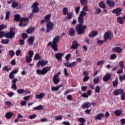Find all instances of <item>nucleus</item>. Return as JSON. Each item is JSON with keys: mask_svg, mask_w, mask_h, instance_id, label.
Listing matches in <instances>:
<instances>
[{"mask_svg": "<svg viewBox=\"0 0 125 125\" xmlns=\"http://www.w3.org/2000/svg\"><path fill=\"white\" fill-rule=\"evenodd\" d=\"M124 62L121 61L119 62V67L121 68V69H124Z\"/></svg>", "mask_w": 125, "mask_h": 125, "instance_id": "nucleus-58", "label": "nucleus"}, {"mask_svg": "<svg viewBox=\"0 0 125 125\" xmlns=\"http://www.w3.org/2000/svg\"><path fill=\"white\" fill-rule=\"evenodd\" d=\"M63 73L64 76H69V73H68V70H67V68H65L64 69Z\"/></svg>", "mask_w": 125, "mask_h": 125, "instance_id": "nucleus-61", "label": "nucleus"}, {"mask_svg": "<svg viewBox=\"0 0 125 125\" xmlns=\"http://www.w3.org/2000/svg\"><path fill=\"white\" fill-rule=\"evenodd\" d=\"M116 58H117V55L115 54H112L110 56L111 60H114V59H116Z\"/></svg>", "mask_w": 125, "mask_h": 125, "instance_id": "nucleus-55", "label": "nucleus"}, {"mask_svg": "<svg viewBox=\"0 0 125 125\" xmlns=\"http://www.w3.org/2000/svg\"><path fill=\"white\" fill-rule=\"evenodd\" d=\"M112 36H113V34L111 30H108L105 32L104 36V42H107L108 40H111L112 39Z\"/></svg>", "mask_w": 125, "mask_h": 125, "instance_id": "nucleus-6", "label": "nucleus"}, {"mask_svg": "<svg viewBox=\"0 0 125 125\" xmlns=\"http://www.w3.org/2000/svg\"><path fill=\"white\" fill-rule=\"evenodd\" d=\"M66 15L67 16L66 17L65 19H67L68 20H71V19L73 18V13L69 12L67 14H66Z\"/></svg>", "mask_w": 125, "mask_h": 125, "instance_id": "nucleus-28", "label": "nucleus"}, {"mask_svg": "<svg viewBox=\"0 0 125 125\" xmlns=\"http://www.w3.org/2000/svg\"><path fill=\"white\" fill-rule=\"evenodd\" d=\"M95 92L96 93H99L100 92V87L99 86H96Z\"/></svg>", "mask_w": 125, "mask_h": 125, "instance_id": "nucleus-48", "label": "nucleus"}, {"mask_svg": "<svg viewBox=\"0 0 125 125\" xmlns=\"http://www.w3.org/2000/svg\"><path fill=\"white\" fill-rule=\"evenodd\" d=\"M9 78L11 79V80H12L14 79V78H15V75H14V74L13 73L11 72L9 74Z\"/></svg>", "mask_w": 125, "mask_h": 125, "instance_id": "nucleus-53", "label": "nucleus"}, {"mask_svg": "<svg viewBox=\"0 0 125 125\" xmlns=\"http://www.w3.org/2000/svg\"><path fill=\"white\" fill-rule=\"evenodd\" d=\"M85 15H86V12L82 11L80 12V14L79 16H80V17H83V16H85Z\"/></svg>", "mask_w": 125, "mask_h": 125, "instance_id": "nucleus-41", "label": "nucleus"}, {"mask_svg": "<svg viewBox=\"0 0 125 125\" xmlns=\"http://www.w3.org/2000/svg\"><path fill=\"white\" fill-rule=\"evenodd\" d=\"M123 9L121 8H117L113 9L112 11V13H113V14H116V16H119V15H121V13Z\"/></svg>", "mask_w": 125, "mask_h": 125, "instance_id": "nucleus-8", "label": "nucleus"}, {"mask_svg": "<svg viewBox=\"0 0 125 125\" xmlns=\"http://www.w3.org/2000/svg\"><path fill=\"white\" fill-rule=\"evenodd\" d=\"M89 79V76H86L83 79V82H87V81H88Z\"/></svg>", "mask_w": 125, "mask_h": 125, "instance_id": "nucleus-64", "label": "nucleus"}, {"mask_svg": "<svg viewBox=\"0 0 125 125\" xmlns=\"http://www.w3.org/2000/svg\"><path fill=\"white\" fill-rule=\"evenodd\" d=\"M48 63L47 61L42 60L41 61H39L38 62V66L41 65V67H43V66H45Z\"/></svg>", "mask_w": 125, "mask_h": 125, "instance_id": "nucleus-16", "label": "nucleus"}, {"mask_svg": "<svg viewBox=\"0 0 125 125\" xmlns=\"http://www.w3.org/2000/svg\"><path fill=\"white\" fill-rule=\"evenodd\" d=\"M62 11L64 15H67V14L69 13V12H68V8L66 7H64Z\"/></svg>", "mask_w": 125, "mask_h": 125, "instance_id": "nucleus-39", "label": "nucleus"}, {"mask_svg": "<svg viewBox=\"0 0 125 125\" xmlns=\"http://www.w3.org/2000/svg\"><path fill=\"white\" fill-rule=\"evenodd\" d=\"M83 11H88V9L87 8V5H85L83 8Z\"/></svg>", "mask_w": 125, "mask_h": 125, "instance_id": "nucleus-63", "label": "nucleus"}, {"mask_svg": "<svg viewBox=\"0 0 125 125\" xmlns=\"http://www.w3.org/2000/svg\"><path fill=\"white\" fill-rule=\"evenodd\" d=\"M122 93H124V89L122 88L116 89L113 92V94L115 96H118V95H120Z\"/></svg>", "mask_w": 125, "mask_h": 125, "instance_id": "nucleus-10", "label": "nucleus"}, {"mask_svg": "<svg viewBox=\"0 0 125 125\" xmlns=\"http://www.w3.org/2000/svg\"><path fill=\"white\" fill-rule=\"evenodd\" d=\"M98 35V32H97V31L93 30L89 34L88 37H89V38H94V37H96Z\"/></svg>", "mask_w": 125, "mask_h": 125, "instance_id": "nucleus-18", "label": "nucleus"}, {"mask_svg": "<svg viewBox=\"0 0 125 125\" xmlns=\"http://www.w3.org/2000/svg\"><path fill=\"white\" fill-rule=\"evenodd\" d=\"M9 55L10 56V58H12L14 55H15V52L13 50H9L8 51Z\"/></svg>", "mask_w": 125, "mask_h": 125, "instance_id": "nucleus-30", "label": "nucleus"}, {"mask_svg": "<svg viewBox=\"0 0 125 125\" xmlns=\"http://www.w3.org/2000/svg\"><path fill=\"white\" fill-rule=\"evenodd\" d=\"M36 29V28L35 27H29L27 30H26V33L27 34H32L33 33V31H35Z\"/></svg>", "mask_w": 125, "mask_h": 125, "instance_id": "nucleus-23", "label": "nucleus"}, {"mask_svg": "<svg viewBox=\"0 0 125 125\" xmlns=\"http://www.w3.org/2000/svg\"><path fill=\"white\" fill-rule=\"evenodd\" d=\"M102 118H104V114L103 113H100L94 117L95 121H97V120L100 121L102 120Z\"/></svg>", "mask_w": 125, "mask_h": 125, "instance_id": "nucleus-12", "label": "nucleus"}, {"mask_svg": "<svg viewBox=\"0 0 125 125\" xmlns=\"http://www.w3.org/2000/svg\"><path fill=\"white\" fill-rule=\"evenodd\" d=\"M25 59L26 60L27 63H30V62H32V57L26 56L25 57Z\"/></svg>", "mask_w": 125, "mask_h": 125, "instance_id": "nucleus-38", "label": "nucleus"}, {"mask_svg": "<svg viewBox=\"0 0 125 125\" xmlns=\"http://www.w3.org/2000/svg\"><path fill=\"white\" fill-rule=\"evenodd\" d=\"M58 90H59V87L57 86H53L51 87L52 91H58Z\"/></svg>", "mask_w": 125, "mask_h": 125, "instance_id": "nucleus-44", "label": "nucleus"}, {"mask_svg": "<svg viewBox=\"0 0 125 125\" xmlns=\"http://www.w3.org/2000/svg\"><path fill=\"white\" fill-rule=\"evenodd\" d=\"M50 18H51V14L46 15L44 18V19L46 23V33H49L51 31H52V30L54 29V28H53L54 23L50 21Z\"/></svg>", "mask_w": 125, "mask_h": 125, "instance_id": "nucleus-2", "label": "nucleus"}, {"mask_svg": "<svg viewBox=\"0 0 125 125\" xmlns=\"http://www.w3.org/2000/svg\"><path fill=\"white\" fill-rule=\"evenodd\" d=\"M2 71H5V72H9V71H10V69L8 68V66L6 65L2 68Z\"/></svg>", "mask_w": 125, "mask_h": 125, "instance_id": "nucleus-42", "label": "nucleus"}, {"mask_svg": "<svg viewBox=\"0 0 125 125\" xmlns=\"http://www.w3.org/2000/svg\"><path fill=\"white\" fill-rule=\"evenodd\" d=\"M80 2L82 5H84V4H87V0H81Z\"/></svg>", "mask_w": 125, "mask_h": 125, "instance_id": "nucleus-47", "label": "nucleus"}, {"mask_svg": "<svg viewBox=\"0 0 125 125\" xmlns=\"http://www.w3.org/2000/svg\"><path fill=\"white\" fill-rule=\"evenodd\" d=\"M38 6H39V3H38V2H35L33 3L32 7L33 8H38Z\"/></svg>", "mask_w": 125, "mask_h": 125, "instance_id": "nucleus-50", "label": "nucleus"}, {"mask_svg": "<svg viewBox=\"0 0 125 125\" xmlns=\"http://www.w3.org/2000/svg\"><path fill=\"white\" fill-rule=\"evenodd\" d=\"M63 55L64 54L63 53H57L55 54V58L57 59L58 61H61Z\"/></svg>", "mask_w": 125, "mask_h": 125, "instance_id": "nucleus-11", "label": "nucleus"}, {"mask_svg": "<svg viewBox=\"0 0 125 125\" xmlns=\"http://www.w3.org/2000/svg\"><path fill=\"white\" fill-rule=\"evenodd\" d=\"M53 81L55 84H57V83L60 82V79H59V77H57L56 76H54Z\"/></svg>", "mask_w": 125, "mask_h": 125, "instance_id": "nucleus-22", "label": "nucleus"}, {"mask_svg": "<svg viewBox=\"0 0 125 125\" xmlns=\"http://www.w3.org/2000/svg\"><path fill=\"white\" fill-rule=\"evenodd\" d=\"M121 99L123 101L125 100V92L123 91V93L121 94Z\"/></svg>", "mask_w": 125, "mask_h": 125, "instance_id": "nucleus-56", "label": "nucleus"}, {"mask_svg": "<svg viewBox=\"0 0 125 125\" xmlns=\"http://www.w3.org/2000/svg\"><path fill=\"white\" fill-rule=\"evenodd\" d=\"M112 51L113 52H117V53H121L123 51V49L121 47H115L112 48Z\"/></svg>", "mask_w": 125, "mask_h": 125, "instance_id": "nucleus-15", "label": "nucleus"}, {"mask_svg": "<svg viewBox=\"0 0 125 125\" xmlns=\"http://www.w3.org/2000/svg\"><path fill=\"white\" fill-rule=\"evenodd\" d=\"M37 118V115L36 114H33L29 116V119L30 120H34V119Z\"/></svg>", "mask_w": 125, "mask_h": 125, "instance_id": "nucleus-57", "label": "nucleus"}, {"mask_svg": "<svg viewBox=\"0 0 125 125\" xmlns=\"http://www.w3.org/2000/svg\"><path fill=\"white\" fill-rule=\"evenodd\" d=\"M19 42H20V45H24L25 44V41L23 39H20Z\"/></svg>", "mask_w": 125, "mask_h": 125, "instance_id": "nucleus-51", "label": "nucleus"}, {"mask_svg": "<svg viewBox=\"0 0 125 125\" xmlns=\"http://www.w3.org/2000/svg\"><path fill=\"white\" fill-rule=\"evenodd\" d=\"M71 58V54H68L65 56V60L69 61V59Z\"/></svg>", "mask_w": 125, "mask_h": 125, "instance_id": "nucleus-60", "label": "nucleus"}, {"mask_svg": "<svg viewBox=\"0 0 125 125\" xmlns=\"http://www.w3.org/2000/svg\"><path fill=\"white\" fill-rule=\"evenodd\" d=\"M105 61H99L97 63V66H100L101 65H103L104 64Z\"/></svg>", "mask_w": 125, "mask_h": 125, "instance_id": "nucleus-54", "label": "nucleus"}, {"mask_svg": "<svg viewBox=\"0 0 125 125\" xmlns=\"http://www.w3.org/2000/svg\"><path fill=\"white\" fill-rule=\"evenodd\" d=\"M34 41H35V36H31L29 37L27 40V42L29 45H31V44H34Z\"/></svg>", "mask_w": 125, "mask_h": 125, "instance_id": "nucleus-20", "label": "nucleus"}, {"mask_svg": "<svg viewBox=\"0 0 125 125\" xmlns=\"http://www.w3.org/2000/svg\"><path fill=\"white\" fill-rule=\"evenodd\" d=\"M1 42L2 44H8L9 42V39H2L1 40Z\"/></svg>", "mask_w": 125, "mask_h": 125, "instance_id": "nucleus-32", "label": "nucleus"}, {"mask_svg": "<svg viewBox=\"0 0 125 125\" xmlns=\"http://www.w3.org/2000/svg\"><path fill=\"white\" fill-rule=\"evenodd\" d=\"M112 75L110 73H107L105 76L103 77V80L104 82L105 83L108 82L110 79H111Z\"/></svg>", "mask_w": 125, "mask_h": 125, "instance_id": "nucleus-13", "label": "nucleus"}, {"mask_svg": "<svg viewBox=\"0 0 125 125\" xmlns=\"http://www.w3.org/2000/svg\"><path fill=\"white\" fill-rule=\"evenodd\" d=\"M9 15H10V12L9 11H8L6 12L5 20H8V19H9Z\"/></svg>", "mask_w": 125, "mask_h": 125, "instance_id": "nucleus-36", "label": "nucleus"}, {"mask_svg": "<svg viewBox=\"0 0 125 125\" xmlns=\"http://www.w3.org/2000/svg\"><path fill=\"white\" fill-rule=\"evenodd\" d=\"M51 67H48V66H46L43 67L42 70L37 69L36 70V73L37 75H39L40 76H44V75H46L47 74V72L50 70Z\"/></svg>", "mask_w": 125, "mask_h": 125, "instance_id": "nucleus-5", "label": "nucleus"}, {"mask_svg": "<svg viewBox=\"0 0 125 125\" xmlns=\"http://www.w3.org/2000/svg\"><path fill=\"white\" fill-rule=\"evenodd\" d=\"M42 109H43V106H42V105H40L35 107L33 108V110H36L37 111H40L41 110H42Z\"/></svg>", "mask_w": 125, "mask_h": 125, "instance_id": "nucleus-31", "label": "nucleus"}, {"mask_svg": "<svg viewBox=\"0 0 125 125\" xmlns=\"http://www.w3.org/2000/svg\"><path fill=\"white\" fill-rule=\"evenodd\" d=\"M39 59H41V56L40 54L37 53L34 56V60H39Z\"/></svg>", "mask_w": 125, "mask_h": 125, "instance_id": "nucleus-40", "label": "nucleus"}, {"mask_svg": "<svg viewBox=\"0 0 125 125\" xmlns=\"http://www.w3.org/2000/svg\"><path fill=\"white\" fill-rule=\"evenodd\" d=\"M117 21L118 23H119V24H124V23L125 22L124 20H123V18L121 17H118L117 18Z\"/></svg>", "mask_w": 125, "mask_h": 125, "instance_id": "nucleus-27", "label": "nucleus"}, {"mask_svg": "<svg viewBox=\"0 0 125 125\" xmlns=\"http://www.w3.org/2000/svg\"><path fill=\"white\" fill-rule=\"evenodd\" d=\"M77 64V62H73L70 63H69V65L67 66L68 68H73V67H74V66H75V65H76Z\"/></svg>", "mask_w": 125, "mask_h": 125, "instance_id": "nucleus-37", "label": "nucleus"}, {"mask_svg": "<svg viewBox=\"0 0 125 125\" xmlns=\"http://www.w3.org/2000/svg\"><path fill=\"white\" fill-rule=\"evenodd\" d=\"M101 9H100V8H97L95 11V14H99L101 13Z\"/></svg>", "mask_w": 125, "mask_h": 125, "instance_id": "nucleus-46", "label": "nucleus"}, {"mask_svg": "<svg viewBox=\"0 0 125 125\" xmlns=\"http://www.w3.org/2000/svg\"><path fill=\"white\" fill-rule=\"evenodd\" d=\"M68 35L70 37H74L76 36V31H75V28H70L69 30Z\"/></svg>", "mask_w": 125, "mask_h": 125, "instance_id": "nucleus-14", "label": "nucleus"}, {"mask_svg": "<svg viewBox=\"0 0 125 125\" xmlns=\"http://www.w3.org/2000/svg\"><path fill=\"white\" fill-rule=\"evenodd\" d=\"M28 57H32L34 55V52L32 50H30L28 52Z\"/></svg>", "mask_w": 125, "mask_h": 125, "instance_id": "nucleus-62", "label": "nucleus"}, {"mask_svg": "<svg viewBox=\"0 0 125 125\" xmlns=\"http://www.w3.org/2000/svg\"><path fill=\"white\" fill-rule=\"evenodd\" d=\"M99 6L101 8H103V9H105V8H106V5H105V2L103 1H101L99 3Z\"/></svg>", "mask_w": 125, "mask_h": 125, "instance_id": "nucleus-24", "label": "nucleus"}, {"mask_svg": "<svg viewBox=\"0 0 125 125\" xmlns=\"http://www.w3.org/2000/svg\"><path fill=\"white\" fill-rule=\"evenodd\" d=\"M28 23H29V19L28 18H21L19 26L20 27L22 26H23V27H25V26H27V25H28Z\"/></svg>", "mask_w": 125, "mask_h": 125, "instance_id": "nucleus-7", "label": "nucleus"}, {"mask_svg": "<svg viewBox=\"0 0 125 125\" xmlns=\"http://www.w3.org/2000/svg\"><path fill=\"white\" fill-rule=\"evenodd\" d=\"M14 17H15V21H17V22H18L19 21H20V20H21V16H20V15L18 14L15 15Z\"/></svg>", "mask_w": 125, "mask_h": 125, "instance_id": "nucleus-26", "label": "nucleus"}, {"mask_svg": "<svg viewBox=\"0 0 125 125\" xmlns=\"http://www.w3.org/2000/svg\"><path fill=\"white\" fill-rule=\"evenodd\" d=\"M55 120L56 121H59L60 120H62V116L61 115L60 116H55Z\"/></svg>", "mask_w": 125, "mask_h": 125, "instance_id": "nucleus-59", "label": "nucleus"}, {"mask_svg": "<svg viewBox=\"0 0 125 125\" xmlns=\"http://www.w3.org/2000/svg\"><path fill=\"white\" fill-rule=\"evenodd\" d=\"M104 42H106V41H104V40H99L97 41V43L99 45H102Z\"/></svg>", "mask_w": 125, "mask_h": 125, "instance_id": "nucleus-43", "label": "nucleus"}, {"mask_svg": "<svg viewBox=\"0 0 125 125\" xmlns=\"http://www.w3.org/2000/svg\"><path fill=\"white\" fill-rule=\"evenodd\" d=\"M3 37H5L7 39H13L15 37V33L10 32L5 33L4 32L0 31V39Z\"/></svg>", "mask_w": 125, "mask_h": 125, "instance_id": "nucleus-4", "label": "nucleus"}, {"mask_svg": "<svg viewBox=\"0 0 125 125\" xmlns=\"http://www.w3.org/2000/svg\"><path fill=\"white\" fill-rule=\"evenodd\" d=\"M25 91L23 89H19L17 90V92L19 94H22V93H24Z\"/></svg>", "mask_w": 125, "mask_h": 125, "instance_id": "nucleus-49", "label": "nucleus"}, {"mask_svg": "<svg viewBox=\"0 0 125 125\" xmlns=\"http://www.w3.org/2000/svg\"><path fill=\"white\" fill-rule=\"evenodd\" d=\"M60 40V37L58 36H56L53 39L52 42L50 41L47 44L48 46H51L52 49L55 51H58V45L57 43L59 42V40Z\"/></svg>", "mask_w": 125, "mask_h": 125, "instance_id": "nucleus-3", "label": "nucleus"}, {"mask_svg": "<svg viewBox=\"0 0 125 125\" xmlns=\"http://www.w3.org/2000/svg\"><path fill=\"white\" fill-rule=\"evenodd\" d=\"M79 121L80 123H81V124H85V119L84 118H79Z\"/></svg>", "mask_w": 125, "mask_h": 125, "instance_id": "nucleus-45", "label": "nucleus"}, {"mask_svg": "<svg viewBox=\"0 0 125 125\" xmlns=\"http://www.w3.org/2000/svg\"><path fill=\"white\" fill-rule=\"evenodd\" d=\"M78 23L76 25L75 27V30L77 32V34L78 35H83V33H84V31H85V29H86V26L85 25H83V23L84 22V20L83 19V17H80L79 16L78 18Z\"/></svg>", "mask_w": 125, "mask_h": 125, "instance_id": "nucleus-1", "label": "nucleus"}, {"mask_svg": "<svg viewBox=\"0 0 125 125\" xmlns=\"http://www.w3.org/2000/svg\"><path fill=\"white\" fill-rule=\"evenodd\" d=\"M114 114L117 117H120L122 114V111L120 110H116L114 111Z\"/></svg>", "mask_w": 125, "mask_h": 125, "instance_id": "nucleus-25", "label": "nucleus"}, {"mask_svg": "<svg viewBox=\"0 0 125 125\" xmlns=\"http://www.w3.org/2000/svg\"><path fill=\"white\" fill-rule=\"evenodd\" d=\"M81 45L79 43H78V42L75 40L72 42V45L70 46L71 49H77L79 46Z\"/></svg>", "mask_w": 125, "mask_h": 125, "instance_id": "nucleus-9", "label": "nucleus"}, {"mask_svg": "<svg viewBox=\"0 0 125 125\" xmlns=\"http://www.w3.org/2000/svg\"><path fill=\"white\" fill-rule=\"evenodd\" d=\"M21 36H22V39H23V40H26V39H27L28 38V34H27L25 33H22Z\"/></svg>", "mask_w": 125, "mask_h": 125, "instance_id": "nucleus-52", "label": "nucleus"}, {"mask_svg": "<svg viewBox=\"0 0 125 125\" xmlns=\"http://www.w3.org/2000/svg\"><path fill=\"white\" fill-rule=\"evenodd\" d=\"M19 5V3L18 1H14L12 3V7L13 8H15V7H17Z\"/></svg>", "mask_w": 125, "mask_h": 125, "instance_id": "nucleus-33", "label": "nucleus"}, {"mask_svg": "<svg viewBox=\"0 0 125 125\" xmlns=\"http://www.w3.org/2000/svg\"><path fill=\"white\" fill-rule=\"evenodd\" d=\"M112 84L114 87H117V86H118V84H119V81L118 79H116L115 81H113L112 82Z\"/></svg>", "mask_w": 125, "mask_h": 125, "instance_id": "nucleus-34", "label": "nucleus"}, {"mask_svg": "<svg viewBox=\"0 0 125 125\" xmlns=\"http://www.w3.org/2000/svg\"><path fill=\"white\" fill-rule=\"evenodd\" d=\"M40 11V8H33L32 12L33 13H38Z\"/></svg>", "mask_w": 125, "mask_h": 125, "instance_id": "nucleus-35", "label": "nucleus"}, {"mask_svg": "<svg viewBox=\"0 0 125 125\" xmlns=\"http://www.w3.org/2000/svg\"><path fill=\"white\" fill-rule=\"evenodd\" d=\"M13 116H14V114L12 113V112H8L5 114V117L6 119L9 120V119H11Z\"/></svg>", "mask_w": 125, "mask_h": 125, "instance_id": "nucleus-21", "label": "nucleus"}, {"mask_svg": "<svg viewBox=\"0 0 125 125\" xmlns=\"http://www.w3.org/2000/svg\"><path fill=\"white\" fill-rule=\"evenodd\" d=\"M106 3L109 6V7H114L115 5V1L112 0H107L106 1Z\"/></svg>", "mask_w": 125, "mask_h": 125, "instance_id": "nucleus-17", "label": "nucleus"}, {"mask_svg": "<svg viewBox=\"0 0 125 125\" xmlns=\"http://www.w3.org/2000/svg\"><path fill=\"white\" fill-rule=\"evenodd\" d=\"M44 96V93H41L40 94H37L36 95V98L37 99H41V98H42Z\"/></svg>", "mask_w": 125, "mask_h": 125, "instance_id": "nucleus-29", "label": "nucleus"}, {"mask_svg": "<svg viewBox=\"0 0 125 125\" xmlns=\"http://www.w3.org/2000/svg\"><path fill=\"white\" fill-rule=\"evenodd\" d=\"M91 106V104L88 102H85L82 105L83 109H88Z\"/></svg>", "mask_w": 125, "mask_h": 125, "instance_id": "nucleus-19", "label": "nucleus"}]
</instances>
